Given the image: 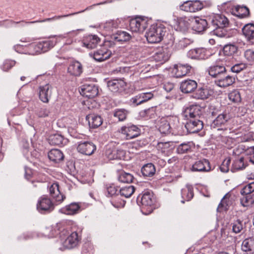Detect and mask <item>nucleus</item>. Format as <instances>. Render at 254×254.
<instances>
[{
  "mask_svg": "<svg viewBox=\"0 0 254 254\" xmlns=\"http://www.w3.org/2000/svg\"><path fill=\"white\" fill-rule=\"evenodd\" d=\"M129 29L134 33L143 32L147 27V21L141 17L132 19L129 22Z\"/></svg>",
  "mask_w": 254,
  "mask_h": 254,
  "instance_id": "20e7f679",
  "label": "nucleus"
},
{
  "mask_svg": "<svg viewBox=\"0 0 254 254\" xmlns=\"http://www.w3.org/2000/svg\"><path fill=\"white\" fill-rule=\"evenodd\" d=\"M192 42L193 41L191 39L183 38L180 40L176 44L178 49H182L187 47L188 45H190Z\"/></svg>",
  "mask_w": 254,
  "mask_h": 254,
  "instance_id": "5fc2aeb1",
  "label": "nucleus"
},
{
  "mask_svg": "<svg viewBox=\"0 0 254 254\" xmlns=\"http://www.w3.org/2000/svg\"><path fill=\"white\" fill-rule=\"evenodd\" d=\"M117 188L114 185L110 186L107 188V196H113L117 194Z\"/></svg>",
  "mask_w": 254,
  "mask_h": 254,
  "instance_id": "69168bd1",
  "label": "nucleus"
},
{
  "mask_svg": "<svg viewBox=\"0 0 254 254\" xmlns=\"http://www.w3.org/2000/svg\"><path fill=\"white\" fill-rule=\"evenodd\" d=\"M241 198V203L244 207H248L254 203V193L242 194Z\"/></svg>",
  "mask_w": 254,
  "mask_h": 254,
  "instance_id": "c03bdc74",
  "label": "nucleus"
},
{
  "mask_svg": "<svg viewBox=\"0 0 254 254\" xmlns=\"http://www.w3.org/2000/svg\"><path fill=\"white\" fill-rule=\"evenodd\" d=\"M112 52L106 48H103L101 49L90 54L91 57L98 62H103L110 58Z\"/></svg>",
  "mask_w": 254,
  "mask_h": 254,
  "instance_id": "2eb2a0df",
  "label": "nucleus"
},
{
  "mask_svg": "<svg viewBox=\"0 0 254 254\" xmlns=\"http://www.w3.org/2000/svg\"><path fill=\"white\" fill-rule=\"evenodd\" d=\"M158 130L162 134H168L170 132V125L166 120H162L159 124Z\"/></svg>",
  "mask_w": 254,
  "mask_h": 254,
  "instance_id": "49530a36",
  "label": "nucleus"
},
{
  "mask_svg": "<svg viewBox=\"0 0 254 254\" xmlns=\"http://www.w3.org/2000/svg\"><path fill=\"white\" fill-rule=\"evenodd\" d=\"M135 189L133 186H128L122 188L120 190V194L126 198H128L134 192Z\"/></svg>",
  "mask_w": 254,
  "mask_h": 254,
  "instance_id": "a18cd8bd",
  "label": "nucleus"
},
{
  "mask_svg": "<svg viewBox=\"0 0 254 254\" xmlns=\"http://www.w3.org/2000/svg\"><path fill=\"white\" fill-rule=\"evenodd\" d=\"M171 54V49L168 47H162L155 53L153 57L155 61L163 63L169 59Z\"/></svg>",
  "mask_w": 254,
  "mask_h": 254,
  "instance_id": "9b49d317",
  "label": "nucleus"
},
{
  "mask_svg": "<svg viewBox=\"0 0 254 254\" xmlns=\"http://www.w3.org/2000/svg\"><path fill=\"white\" fill-rule=\"evenodd\" d=\"M49 143L53 145H64L67 142V140L59 134L51 135L49 138Z\"/></svg>",
  "mask_w": 254,
  "mask_h": 254,
  "instance_id": "c9c22d12",
  "label": "nucleus"
},
{
  "mask_svg": "<svg viewBox=\"0 0 254 254\" xmlns=\"http://www.w3.org/2000/svg\"><path fill=\"white\" fill-rule=\"evenodd\" d=\"M120 132L125 136L127 139H130L140 134V129L135 125L124 126L121 128Z\"/></svg>",
  "mask_w": 254,
  "mask_h": 254,
  "instance_id": "423d86ee",
  "label": "nucleus"
},
{
  "mask_svg": "<svg viewBox=\"0 0 254 254\" xmlns=\"http://www.w3.org/2000/svg\"><path fill=\"white\" fill-rule=\"evenodd\" d=\"M37 208L40 212L43 213L52 211L54 206L50 198L43 196L39 198L37 204Z\"/></svg>",
  "mask_w": 254,
  "mask_h": 254,
  "instance_id": "0eeeda50",
  "label": "nucleus"
},
{
  "mask_svg": "<svg viewBox=\"0 0 254 254\" xmlns=\"http://www.w3.org/2000/svg\"><path fill=\"white\" fill-rule=\"evenodd\" d=\"M86 120L89 125L92 128H97L102 124V120L100 116L95 114H89L86 116Z\"/></svg>",
  "mask_w": 254,
  "mask_h": 254,
  "instance_id": "2f4dec72",
  "label": "nucleus"
},
{
  "mask_svg": "<svg viewBox=\"0 0 254 254\" xmlns=\"http://www.w3.org/2000/svg\"><path fill=\"white\" fill-rule=\"evenodd\" d=\"M182 196L183 200H182L183 203H185V201L190 200L193 196V192L192 188L190 186H186L182 190Z\"/></svg>",
  "mask_w": 254,
  "mask_h": 254,
  "instance_id": "37998d69",
  "label": "nucleus"
},
{
  "mask_svg": "<svg viewBox=\"0 0 254 254\" xmlns=\"http://www.w3.org/2000/svg\"><path fill=\"white\" fill-rule=\"evenodd\" d=\"M238 14L237 16L240 18L247 16L249 14V9L246 6H243L237 9Z\"/></svg>",
  "mask_w": 254,
  "mask_h": 254,
  "instance_id": "052dcab7",
  "label": "nucleus"
},
{
  "mask_svg": "<svg viewBox=\"0 0 254 254\" xmlns=\"http://www.w3.org/2000/svg\"><path fill=\"white\" fill-rule=\"evenodd\" d=\"M131 36L126 31H118L114 39L119 42H126L130 40Z\"/></svg>",
  "mask_w": 254,
  "mask_h": 254,
  "instance_id": "de8ad7c7",
  "label": "nucleus"
},
{
  "mask_svg": "<svg viewBox=\"0 0 254 254\" xmlns=\"http://www.w3.org/2000/svg\"><path fill=\"white\" fill-rule=\"evenodd\" d=\"M230 116L229 114L226 112L219 114L217 118L213 121L212 126L213 127H219L224 125L230 119Z\"/></svg>",
  "mask_w": 254,
  "mask_h": 254,
  "instance_id": "f704fd0d",
  "label": "nucleus"
},
{
  "mask_svg": "<svg viewBox=\"0 0 254 254\" xmlns=\"http://www.w3.org/2000/svg\"><path fill=\"white\" fill-rule=\"evenodd\" d=\"M52 85L46 84L39 88V96L40 99L44 103H48L52 95Z\"/></svg>",
  "mask_w": 254,
  "mask_h": 254,
  "instance_id": "4468645a",
  "label": "nucleus"
},
{
  "mask_svg": "<svg viewBox=\"0 0 254 254\" xmlns=\"http://www.w3.org/2000/svg\"><path fill=\"white\" fill-rule=\"evenodd\" d=\"M211 23L215 28L214 31L217 36L220 37L229 36L224 29L229 26V21L225 16L219 14L214 15L211 19Z\"/></svg>",
  "mask_w": 254,
  "mask_h": 254,
  "instance_id": "f257e3e1",
  "label": "nucleus"
},
{
  "mask_svg": "<svg viewBox=\"0 0 254 254\" xmlns=\"http://www.w3.org/2000/svg\"><path fill=\"white\" fill-rule=\"evenodd\" d=\"M246 68V65L244 63L237 64L233 65L231 69L232 72L239 73Z\"/></svg>",
  "mask_w": 254,
  "mask_h": 254,
  "instance_id": "e2e57ef3",
  "label": "nucleus"
},
{
  "mask_svg": "<svg viewBox=\"0 0 254 254\" xmlns=\"http://www.w3.org/2000/svg\"><path fill=\"white\" fill-rule=\"evenodd\" d=\"M156 172L154 165L152 163L144 165L141 168V173L144 177H152Z\"/></svg>",
  "mask_w": 254,
  "mask_h": 254,
  "instance_id": "58836bf2",
  "label": "nucleus"
},
{
  "mask_svg": "<svg viewBox=\"0 0 254 254\" xmlns=\"http://www.w3.org/2000/svg\"><path fill=\"white\" fill-rule=\"evenodd\" d=\"M51 230L52 232L51 234L48 235L49 237H54L58 234H60V237H62V236L65 235L66 233H67V231L64 228L62 223L57 224L54 230H52V228L47 229V230Z\"/></svg>",
  "mask_w": 254,
  "mask_h": 254,
  "instance_id": "4c0bfd02",
  "label": "nucleus"
},
{
  "mask_svg": "<svg viewBox=\"0 0 254 254\" xmlns=\"http://www.w3.org/2000/svg\"><path fill=\"white\" fill-rule=\"evenodd\" d=\"M80 206L78 203H71L61 209L62 212L67 215H74L80 211Z\"/></svg>",
  "mask_w": 254,
  "mask_h": 254,
  "instance_id": "72a5a7b5",
  "label": "nucleus"
},
{
  "mask_svg": "<svg viewBox=\"0 0 254 254\" xmlns=\"http://www.w3.org/2000/svg\"><path fill=\"white\" fill-rule=\"evenodd\" d=\"M194 144L192 142H187L180 144L177 148V152L179 154H184L190 152Z\"/></svg>",
  "mask_w": 254,
  "mask_h": 254,
  "instance_id": "a19ab883",
  "label": "nucleus"
},
{
  "mask_svg": "<svg viewBox=\"0 0 254 254\" xmlns=\"http://www.w3.org/2000/svg\"><path fill=\"white\" fill-rule=\"evenodd\" d=\"M118 180L120 182L122 183H130L133 180V177L129 173L122 172L118 177Z\"/></svg>",
  "mask_w": 254,
  "mask_h": 254,
  "instance_id": "09e8293b",
  "label": "nucleus"
},
{
  "mask_svg": "<svg viewBox=\"0 0 254 254\" xmlns=\"http://www.w3.org/2000/svg\"><path fill=\"white\" fill-rule=\"evenodd\" d=\"M215 80V83L218 86L225 88L231 85L235 82V77L227 75L226 72Z\"/></svg>",
  "mask_w": 254,
  "mask_h": 254,
  "instance_id": "4be33fe9",
  "label": "nucleus"
},
{
  "mask_svg": "<svg viewBox=\"0 0 254 254\" xmlns=\"http://www.w3.org/2000/svg\"><path fill=\"white\" fill-rule=\"evenodd\" d=\"M15 64V62L11 60L5 61L2 66V69L3 71H7L13 67Z\"/></svg>",
  "mask_w": 254,
  "mask_h": 254,
  "instance_id": "0e129e2a",
  "label": "nucleus"
},
{
  "mask_svg": "<svg viewBox=\"0 0 254 254\" xmlns=\"http://www.w3.org/2000/svg\"><path fill=\"white\" fill-rule=\"evenodd\" d=\"M190 26L189 19L181 18L178 20V28L179 30L182 32L187 31Z\"/></svg>",
  "mask_w": 254,
  "mask_h": 254,
  "instance_id": "8fccbe9b",
  "label": "nucleus"
},
{
  "mask_svg": "<svg viewBox=\"0 0 254 254\" xmlns=\"http://www.w3.org/2000/svg\"><path fill=\"white\" fill-rule=\"evenodd\" d=\"M166 33V28L163 25H152L146 33L149 43H157L161 41Z\"/></svg>",
  "mask_w": 254,
  "mask_h": 254,
  "instance_id": "f03ea898",
  "label": "nucleus"
},
{
  "mask_svg": "<svg viewBox=\"0 0 254 254\" xmlns=\"http://www.w3.org/2000/svg\"><path fill=\"white\" fill-rule=\"evenodd\" d=\"M80 93L83 96L88 98H92L97 95L98 89L94 84H84L82 86Z\"/></svg>",
  "mask_w": 254,
  "mask_h": 254,
  "instance_id": "f8f14e48",
  "label": "nucleus"
},
{
  "mask_svg": "<svg viewBox=\"0 0 254 254\" xmlns=\"http://www.w3.org/2000/svg\"><path fill=\"white\" fill-rule=\"evenodd\" d=\"M197 87V82L195 80L191 79L185 80L180 84V89L184 93H191L194 91Z\"/></svg>",
  "mask_w": 254,
  "mask_h": 254,
  "instance_id": "412c9836",
  "label": "nucleus"
},
{
  "mask_svg": "<svg viewBox=\"0 0 254 254\" xmlns=\"http://www.w3.org/2000/svg\"><path fill=\"white\" fill-rule=\"evenodd\" d=\"M129 111L125 109H117L114 111V117L117 118L119 121L123 122L126 120Z\"/></svg>",
  "mask_w": 254,
  "mask_h": 254,
  "instance_id": "79ce46f5",
  "label": "nucleus"
},
{
  "mask_svg": "<svg viewBox=\"0 0 254 254\" xmlns=\"http://www.w3.org/2000/svg\"><path fill=\"white\" fill-rule=\"evenodd\" d=\"M228 97L229 100L234 103H238L241 100L240 93L237 90H234L230 92L229 94Z\"/></svg>",
  "mask_w": 254,
  "mask_h": 254,
  "instance_id": "3c124183",
  "label": "nucleus"
},
{
  "mask_svg": "<svg viewBox=\"0 0 254 254\" xmlns=\"http://www.w3.org/2000/svg\"><path fill=\"white\" fill-rule=\"evenodd\" d=\"M67 72L73 76H80L83 72V67L81 64L77 61L70 62L67 68Z\"/></svg>",
  "mask_w": 254,
  "mask_h": 254,
  "instance_id": "aec40b11",
  "label": "nucleus"
},
{
  "mask_svg": "<svg viewBox=\"0 0 254 254\" xmlns=\"http://www.w3.org/2000/svg\"><path fill=\"white\" fill-rule=\"evenodd\" d=\"M209 74L217 79L220 76L223 75L226 72L225 66L219 64H216L211 66L208 69Z\"/></svg>",
  "mask_w": 254,
  "mask_h": 254,
  "instance_id": "5701e85b",
  "label": "nucleus"
},
{
  "mask_svg": "<svg viewBox=\"0 0 254 254\" xmlns=\"http://www.w3.org/2000/svg\"><path fill=\"white\" fill-rule=\"evenodd\" d=\"M48 157L52 161L58 163L64 159V154L59 149H52L48 153Z\"/></svg>",
  "mask_w": 254,
  "mask_h": 254,
  "instance_id": "e433bc0d",
  "label": "nucleus"
},
{
  "mask_svg": "<svg viewBox=\"0 0 254 254\" xmlns=\"http://www.w3.org/2000/svg\"><path fill=\"white\" fill-rule=\"evenodd\" d=\"M77 149L78 151L86 155L92 154L96 150V146L91 142H84L80 143Z\"/></svg>",
  "mask_w": 254,
  "mask_h": 254,
  "instance_id": "f3484780",
  "label": "nucleus"
},
{
  "mask_svg": "<svg viewBox=\"0 0 254 254\" xmlns=\"http://www.w3.org/2000/svg\"><path fill=\"white\" fill-rule=\"evenodd\" d=\"M111 2H112L111 0H107L106 1H104L103 2H101L100 3H96V4H94L92 5L88 6L84 10H83L80 11L71 13L65 14V15L55 16L53 17L46 18V19L42 20H36V21H30V22H25L26 23H39V22H46V21H51L52 20H59L63 17H66L74 15H75V14L81 13V12H83L84 11H85L86 10L91 9L93 7H94L96 5L104 4H106L107 3H110Z\"/></svg>",
  "mask_w": 254,
  "mask_h": 254,
  "instance_id": "7ed1b4c3",
  "label": "nucleus"
},
{
  "mask_svg": "<svg viewBox=\"0 0 254 254\" xmlns=\"http://www.w3.org/2000/svg\"><path fill=\"white\" fill-rule=\"evenodd\" d=\"M201 114V108L197 105H192L187 108L183 114L187 120L198 119Z\"/></svg>",
  "mask_w": 254,
  "mask_h": 254,
  "instance_id": "39448f33",
  "label": "nucleus"
},
{
  "mask_svg": "<svg viewBox=\"0 0 254 254\" xmlns=\"http://www.w3.org/2000/svg\"><path fill=\"white\" fill-rule=\"evenodd\" d=\"M242 32L247 41L254 44V24H246L242 29Z\"/></svg>",
  "mask_w": 254,
  "mask_h": 254,
  "instance_id": "a878e982",
  "label": "nucleus"
},
{
  "mask_svg": "<svg viewBox=\"0 0 254 254\" xmlns=\"http://www.w3.org/2000/svg\"><path fill=\"white\" fill-rule=\"evenodd\" d=\"M50 194L57 201L62 202L65 198L60 190L59 184L57 182L52 184L49 187Z\"/></svg>",
  "mask_w": 254,
  "mask_h": 254,
  "instance_id": "6ab92c4d",
  "label": "nucleus"
},
{
  "mask_svg": "<svg viewBox=\"0 0 254 254\" xmlns=\"http://www.w3.org/2000/svg\"><path fill=\"white\" fill-rule=\"evenodd\" d=\"M193 172H207L211 170L209 161L206 159L196 161L190 168Z\"/></svg>",
  "mask_w": 254,
  "mask_h": 254,
  "instance_id": "6e6552de",
  "label": "nucleus"
},
{
  "mask_svg": "<svg viewBox=\"0 0 254 254\" xmlns=\"http://www.w3.org/2000/svg\"><path fill=\"white\" fill-rule=\"evenodd\" d=\"M125 151L121 149H108L106 151V155L109 160L122 159L125 156Z\"/></svg>",
  "mask_w": 254,
  "mask_h": 254,
  "instance_id": "bb28decb",
  "label": "nucleus"
},
{
  "mask_svg": "<svg viewBox=\"0 0 254 254\" xmlns=\"http://www.w3.org/2000/svg\"><path fill=\"white\" fill-rule=\"evenodd\" d=\"M139 96H140V99L143 103L151 99L153 97V94L151 92L142 93L139 94Z\"/></svg>",
  "mask_w": 254,
  "mask_h": 254,
  "instance_id": "338daca9",
  "label": "nucleus"
},
{
  "mask_svg": "<svg viewBox=\"0 0 254 254\" xmlns=\"http://www.w3.org/2000/svg\"><path fill=\"white\" fill-rule=\"evenodd\" d=\"M192 28L197 32L203 31L207 27V22L205 19L196 18L193 19Z\"/></svg>",
  "mask_w": 254,
  "mask_h": 254,
  "instance_id": "7c9ffc66",
  "label": "nucleus"
},
{
  "mask_svg": "<svg viewBox=\"0 0 254 254\" xmlns=\"http://www.w3.org/2000/svg\"><path fill=\"white\" fill-rule=\"evenodd\" d=\"M202 8V5L198 1H187L180 5L181 10L190 12L201 10Z\"/></svg>",
  "mask_w": 254,
  "mask_h": 254,
  "instance_id": "a211bd4d",
  "label": "nucleus"
},
{
  "mask_svg": "<svg viewBox=\"0 0 254 254\" xmlns=\"http://www.w3.org/2000/svg\"><path fill=\"white\" fill-rule=\"evenodd\" d=\"M155 202V198L152 192H145L141 198V203L143 207H151Z\"/></svg>",
  "mask_w": 254,
  "mask_h": 254,
  "instance_id": "c756f323",
  "label": "nucleus"
},
{
  "mask_svg": "<svg viewBox=\"0 0 254 254\" xmlns=\"http://www.w3.org/2000/svg\"><path fill=\"white\" fill-rule=\"evenodd\" d=\"M191 67L188 64H175L173 69V73L177 78L182 77L190 72Z\"/></svg>",
  "mask_w": 254,
  "mask_h": 254,
  "instance_id": "ddd939ff",
  "label": "nucleus"
},
{
  "mask_svg": "<svg viewBox=\"0 0 254 254\" xmlns=\"http://www.w3.org/2000/svg\"><path fill=\"white\" fill-rule=\"evenodd\" d=\"M55 44L56 42L52 40L42 41L35 45V49L37 53H45L54 47Z\"/></svg>",
  "mask_w": 254,
  "mask_h": 254,
  "instance_id": "393cba45",
  "label": "nucleus"
},
{
  "mask_svg": "<svg viewBox=\"0 0 254 254\" xmlns=\"http://www.w3.org/2000/svg\"><path fill=\"white\" fill-rule=\"evenodd\" d=\"M214 92L207 87L199 88L194 94V97L197 99L204 100L213 95Z\"/></svg>",
  "mask_w": 254,
  "mask_h": 254,
  "instance_id": "c85d7f7f",
  "label": "nucleus"
},
{
  "mask_svg": "<svg viewBox=\"0 0 254 254\" xmlns=\"http://www.w3.org/2000/svg\"><path fill=\"white\" fill-rule=\"evenodd\" d=\"M238 47L234 44H228L225 45L222 50L223 53L227 56H232L238 52Z\"/></svg>",
  "mask_w": 254,
  "mask_h": 254,
  "instance_id": "ea45409f",
  "label": "nucleus"
},
{
  "mask_svg": "<svg viewBox=\"0 0 254 254\" xmlns=\"http://www.w3.org/2000/svg\"><path fill=\"white\" fill-rule=\"evenodd\" d=\"M232 225L233 232L236 234L240 233L244 228L243 221L239 219L234 222Z\"/></svg>",
  "mask_w": 254,
  "mask_h": 254,
  "instance_id": "603ef678",
  "label": "nucleus"
},
{
  "mask_svg": "<svg viewBox=\"0 0 254 254\" xmlns=\"http://www.w3.org/2000/svg\"><path fill=\"white\" fill-rule=\"evenodd\" d=\"M100 38L95 35H90L83 40V45L87 49H92L96 47L100 42Z\"/></svg>",
  "mask_w": 254,
  "mask_h": 254,
  "instance_id": "b1692460",
  "label": "nucleus"
},
{
  "mask_svg": "<svg viewBox=\"0 0 254 254\" xmlns=\"http://www.w3.org/2000/svg\"><path fill=\"white\" fill-rule=\"evenodd\" d=\"M233 168L235 170H241L245 168L244 158H240L239 159L236 160L233 164Z\"/></svg>",
  "mask_w": 254,
  "mask_h": 254,
  "instance_id": "13d9d810",
  "label": "nucleus"
},
{
  "mask_svg": "<svg viewBox=\"0 0 254 254\" xmlns=\"http://www.w3.org/2000/svg\"><path fill=\"white\" fill-rule=\"evenodd\" d=\"M244 56L247 60L251 63L254 62V51L252 49L247 50L244 53Z\"/></svg>",
  "mask_w": 254,
  "mask_h": 254,
  "instance_id": "680f3d73",
  "label": "nucleus"
},
{
  "mask_svg": "<svg viewBox=\"0 0 254 254\" xmlns=\"http://www.w3.org/2000/svg\"><path fill=\"white\" fill-rule=\"evenodd\" d=\"M242 250L249 254L254 253V238H249L244 240L242 244Z\"/></svg>",
  "mask_w": 254,
  "mask_h": 254,
  "instance_id": "473e14b6",
  "label": "nucleus"
},
{
  "mask_svg": "<svg viewBox=\"0 0 254 254\" xmlns=\"http://www.w3.org/2000/svg\"><path fill=\"white\" fill-rule=\"evenodd\" d=\"M78 240L77 233L73 232L63 242V245L66 249H71L77 245Z\"/></svg>",
  "mask_w": 254,
  "mask_h": 254,
  "instance_id": "cd10ccee",
  "label": "nucleus"
},
{
  "mask_svg": "<svg viewBox=\"0 0 254 254\" xmlns=\"http://www.w3.org/2000/svg\"><path fill=\"white\" fill-rule=\"evenodd\" d=\"M208 53V51L205 49L196 48L190 50L187 55L191 59H205L209 56Z\"/></svg>",
  "mask_w": 254,
  "mask_h": 254,
  "instance_id": "dca6fc26",
  "label": "nucleus"
},
{
  "mask_svg": "<svg viewBox=\"0 0 254 254\" xmlns=\"http://www.w3.org/2000/svg\"><path fill=\"white\" fill-rule=\"evenodd\" d=\"M254 182H252L245 187L241 190V193L242 194L248 193H254Z\"/></svg>",
  "mask_w": 254,
  "mask_h": 254,
  "instance_id": "4d7b16f0",
  "label": "nucleus"
},
{
  "mask_svg": "<svg viewBox=\"0 0 254 254\" xmlns=\"http://www.w3.org/2000/svg\"><path fill=\"white\" fill-rule=\"evenodd\" d=\"M172 145V142H160L158 143L157 147V149L162 152H165L167 149H169Z\"/></svg>",
  "mask_w": 254,
  "mask_h": 254,
  "instance_id": "6e6d98bb",
  "label": "nucleus"
},
{
  "mask_svg": "<svg viewBox=\"0 0 254 254\" xmlns=\"http://www.w3.org/2000/svg\"><path fill=\"white\" fill-rule=\"evenodd\" d=\"M119 27V23L117 21L110 20L105 23L104 25V28L107 31L113 30Z\"/></svg>",
  "mask_w": 254,
  "mask_h": 254,
  "instance_id": "864d4df0",
  "label": "nucleus"
},
{
  "mask_svg": "<svg viewBox=\"0 0 254 254\" xmlns=\"http://www.w3.org/2000/svg\"><path fill=\"white\" fill-rule=\"evenodd\" d=\"M109 90L114 93L123 91L126 86V82L122 79H113L107 82Z\"/></svg>",
  "mask_w": 254,
  "mask_h": 254,
  "instance_id": "1a4fd4ad",
  "label": "nucleus"
},
{
  "mask_svg": "<svg viewBox=\"0 0 254 254\" xmlns=\"http://www.w3.org/2000/svg\"><path fill=\"white\" fill-rule=\"evenodd\" d=\"M185 127L190 133H196L203 128V123L198 119H189Z\"/></svg>",
  "mask_w": 254,
  "mask_h": 254,
  "instance_id": "9d476101",
  "label": "nucleus"
},
{
  "mask_svg": "<svg viewBox=\"0 0 254 254\" xmlns=\"http://www.w3.org/2000/svg\"><path fill=\"white\" fill-rule=\"evenodd\" d=\"M50 114L49 110L45 108H41L37 113V115L41 118H45L49 116Z\"/></svg>",
  "mask_w": 254,
  "mask_h": 254,
  "instance_id": "774afa93",
  "label": "nucleus"
},
{
  "mask_svg": "<svg viewBox=\"0 0 254 254\" xmlns=\"http://www.w3.org/2000/svg\"><path fill=\"white\" fill-rule=\"evenodd\" d=\"M230 195L229 194H226L221 200V202L218 205V209H220L221 208H224L225 210L228 209L227 207L230 204V201L229 199V197Z\"/></svg>",
  "mask_w": 254,
  "mask_h": 254,
  "instance_id": "bf43d9fd",
  "label": "nucleus"
}]
</instances>
